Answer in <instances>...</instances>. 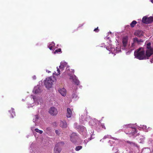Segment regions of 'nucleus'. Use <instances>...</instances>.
I'll return each mask as SVG.
<instances>
[{"mask_svg":"<svg viewBox=\"0 0 153 153\" xmlns=\"http://www.w3.org/2000/svg\"><path fill=\"white\" fill-rule=\"evenodd\" d=\"M33 79H35L36 78V77L35 76H33Z\"/></svg>","mask_w":153,"mask_h":153,"instance_id":"obj_34","label":"nucleus"},{"mask_svg":"<svg viewBox=\"0 0 153 153\" xmlns=\"http://www.w3.org/2000/svg\"><path fill=\"white\" fill-rule=\"evenodd\" d=\"M101 126L102 127V128H104L105 129V126L104 124H101Z\"/></svg>","mask_w":153,"mask_h":153,"instance_id":"obj_29","label":"nucleus"},{"mask_svg":"<svg viewBox=\"0 0 153 153\" xmlns=\"http://www.w3.org/2000/svg\"><path fill=\"white\" fill-rule=\"evenodd\" d=\"M126 142L130 144L131 146H137V145L135 143L133 142H131L130 141H126Z\"/></svg>","mask_w":153,"mask_h":153,"instance_id":"obj_19","label":"nucleus"},{"mask_svg":"<svg viewBox=\"0 0 153 153\" xmlns=\"http://www.w3.org/2000/svg\"><path fill=\"white\" fill-rule=\"evenodd\" d=\"M134 35L139 37H141L143 36V32L140 30H137L135 32Z\"/></svg>","mask_w":153,"mask_h":153,"instance_id":"obj_9","label":"nucleus"},{"mask_svg":"<svg viewBox=\"0 0 153 153\" xmlns=\"http://www.w3.org/2000/svg\"><path fill=\"white\" fill-rule=\"evenodd\" d=\"M54 45H52V44L50 45L48 47L50 50H52L53 49V46Z\"/></svg>","mask_w":153,"mask_h":153,"instance_id":"obj_25","label":"nucleus"},{"mask_svg":"<svg viewBox=\"0 0 153 153\" xmlns=\"http://www.w3.org/2000/svg\"><path fill=\"white\" fill-rule=\"evenodd\" d=\"M113 138V139H114L115 140H117V138H116L115 139V138H114V137H113V138Z\"/></svg>","mask_w":153,"mask_h":153,"instance_id":"obj_40","label":"nucleus"},{"mask_svg":"<svg viewBox=\"0 0 153 153\" xmlns=\"http://www.w3.org/2000/svg\"><path fill=\"white\" fill-rule=\"evenodd\" d=\"M55 133H56V134H58V133H59V131L58 130H56L55 131Z\"/></svg>","mask_w":153,"mask_h":153,"instance_id":"obj_33","label":"nucleus"},{"mask_svg":"<svg viewBox=\"0 0 153 153\" xmlns=\"http://www.w3.org/2000/svg\"><path fill=\"white\" fill-rule=\"evenodd\" d=\"M61 63H63V65H64V67L67 65V63L65 62H62Z\"/></svg>","mask_w":153,"mask_h":153,"instance_id":"obj_31","label":"nucleus"},{"mask_svg":"<svg viewBox=\"0 0 153 153\" xmlns=\"http://www.w3.org/2000/svg\"><path fill=\"white\" fill-rule=\"evenodd\" d=\"M77 129V131L80 133L84 131L85 130V128L84 126H78Z\"/></svg>","mask_w":153,"mask_h":153,"instance_id":"obj_16","label":"nucleus"},{"mask_svg":"<svg viewBox=\"0 0 153 153\" xmlns=\"http://www.w3.org/2000/svg\"><path fill=\"white\" fill-rule=\"evenodd\" d=\"M147 128V126H143V129H146Z\"/></svg>","mask_w":153,"mask_h":153,"instance_id":"obj_32","label":"nucleus"},{"mask_svg":"<svg viewBox=\"0 0 153 153\" xmlns=\"http://www.w3.org/2000/svg\"><path fill=\"white\" fill-rule=\"evenodd\" d=\"M51 130V128L50 127H48L46 128V130L47 131H50Z\"/></svg>","mask_w":153,"mask_h":153,"instance_id":"obj_30","label":"nucleus"},{"mask_svg":"<svg viewBox=\"0 0 153 153\" xmlns=\"http://www.w3.org/2000/svg\"><path fill=\"white\" fill-rule=\"evenodd\" d=\"M147 49L146 50H150V51L149 52V53H152V55L153 54V49L151 48V47L150 46L151 43H148L147 44Z\"/></svg>","mask_w":153,"mask_h":153,"instance_id":"obj_14","label":"nucleus"},{"mask_svg":"<svg viewBox=\"0 0 153 153\" xmlns=\"http://www.w3.org/2000/svg\"><path fill=\"white\" fill-rule=\"evenodd\" d=\"M76 133H72L70 136L71 140L73 143H75L76 141Z\"/></svg>","mask_w":153,"mask_h":153,"instance_id":"obj_8","label":"nucleus"},{"mask_svg":"<svg viewBox=\"0 0 153 153\" xmlns=\"http://www.w3.org/2000/svg\"><path fill=\"white\" fill-rule=\"evenodd\" d=\"M150 62H151V63H152L153 62V58H152V59L150 60Z\"/></svg>","mask_w":153,"mask_h":153,"instance_id":"obj_35","label":"nucleus"},{"mask_svg":"<svg viewBox=\"0 0 153 153\" xmlns=\"http://www.w3.org/2000/svg\"><path fill=\"white\" fill-rule=\"evenodd\" d=\"M35 117H36V119H38V115H36L35 116Z\"/></svg>","mask_w":153,"mask_h":153,"instance_id":"obj_37","label":"nucleus"},{"mask_svg":"<svg viewBox=\"0 0 153 153\" xmlns=\"http://www.w3.org/2000/svg\"><path fill=\"white\" fill-rule=\"evenodd\" d=\"M128 126V127L130 128V129L132 130V131L130 132V133H127L126 132V134H129L130 137L134 136L135 133H136V129L133 128L132 125H129Z\"/></svg>","mask_w":153,"mask_h":153,"instance_id":"obj_7","label":"nucleus"},{"mask_svg":"<svg viewBox=\"0 0 153 153\" xmlns=\"http://www.w3.org/2000/svg\"><path fill=\"white\" fill-rule=\"evenodd\" d=\"M59 69L62 71L63 70L64 65H63V63H61V65L59 66Z\"/></svg>","mask_w":153,"mask_h":153,"instance_id":"obj_22","label":"nucleus"},{"mask_svg":"<svg viewBox=\"0 0 153 153\" xmlns=\"http://www.w3.org/2000/svg\"><path fill=\"white\" fill-rule=\"evenodd\" d=\"M143 42V40L141 39H140L136 37H134L133 39V43L131 44V46L129 48L128 52H130L131 51L134 50L136 46V44H140L141 43Z\"/></svg>","mask_w":153,"mask_h":153,"instance_id":"obj_2","label":"nucleus"},{"mask_svg":"<svg viewBox=\"0 0 153 153\" xmlns=\"http://www.w3.org/2000/svg\"><path fill=\"white\" fill-rule=\"evenodd\" d=\"M77 85H78L79 84V81L77 79Z\"/></svg>","mask_w":153,"mask_h":153,"instance_id":"obj_36","label":"nucleus"},{"mask_svg":"<svg viewBox=\"0 0 153 153\" xmlns=\"http://www.w3.org/2000/svg\"><path fill=\"white\" fill-rule=\"evenodd\" d=\"M142 22L145 24H149L153 22V17H147L146 16L144 17L142 20Z\"/></svg>","mask_w":153,"mask_h":153,"instance_id":"obj_5","label":"nucleus"},{"mask_svg":"<svg viewBox=\"0 0 153 153\" xmlns=\"http://www.w3.org/2000/svg\"><path fill=\"white\" fill-rule=\"evenodd\" d=\"M132 131V130L131 129H129V131L128 133H130V132Z\"/></svg>","mask_w":153,"mask_h":153,"instance_id":"obj_39","label":"nucleus"},{"mask_svg":"<svg viewBox=\"0 0 153 153\" xmlns=\"http://www.w3.org/2000/svg\"><path fill=\"white\" fill-rule=\"evenodd\" d=\"M151 1L152 3H153V0H151Z\"/></svg>","mask_w":153,"mask_h":153,"instance_id":"obj_41","label":"nucleus"},{"mask_svg":"<svg viewBox=\"0 0 153 153\" xmlns=\"http://www.w3.org/2000/svg\"><path fill=\"white\" fill-rule=\"evenodd\" d=\"M61 50L60 48H59L57 49H56V50L55 52H54V53H58V52H61Z\"/></svg>","mask_w":153,"mask_h":153,"instance_id":"obj_26","label":"nucleus"},{"mask_svg":"<svg viewBox=\"0 0 153 153\" xmlns=\"http://www.w3.org/2000/svg\"><path fill=\"white\" fill-rule=\"evenodd\" d=\"M75 149L76 150V147L75 148Z\"/></svg>","mask_w":153,"mask_h":153,"instance_id":"obj_42","label":"nucleus"},{"mask_svg":"<svg viewBox=\"0 0 153 153\" xmlns=\"http://www.w3.org/2000/svg\"><path fill=\"white\" fill-rule=\"evenodd\" d=\"M137 22L135 21H133L130 24L131 27H134L135 25L137 24Z\"/></svg>","mask_w":153,"mask_h":153,"instance_id":"obj_20","label":"nucleus"},{"mask_svg":"<svg viewBox=\"0 0 153 153\" xmlns=\"http://www.w3.org/2000/svg\"><path fill=\"white\" fill-rule=\"evenodd\" d=\"M82 146H77V151L80 150L82 149Z\"/></svg>","mask_w":153,"mask_h":153,"instance_id":"obj_27","label":"nucleus"},{"mask_svg":"<svg viewBox=\"0 0 153 153\" xmlns=\"http://www.w3.org/2000/svg\"><path fill=\"white\" fill-rule=\"evenodd\" d=\"M69 79L71 80V81L73 83L76 84V79L75 76H73V75H70Z\"/></svg>","mask_w":153,"mask_h":153,"instance_id":"obj_11","label":"nucleus"},{"mask_svg":"<svg viewBox=\"0 0 153 153\" xmlns=\"http://www.w3.org/2000/svg\"><path fill=\"white\" fill-rule=\"evenodd\" d=\"M150 50H146L142 48H140L134 51V55L135 57L140 60L148 59L152 55V53H149Z\"/></svg>","mask_w":153,"mask_h":153,"instance_id":"obj_1","label":"nucleus"},{"mask_svg":"<svg viewBox=\"0 0 153 153\" xmlns=\"http://www.w3.org/2000/svg\"><path fill=\"white\" fill-rule=\"evenodd\" d=\"M107 136H105L103 138V139H105L107 137Z\"/></svg>","mask_w":153,"mask_h":153,"instance_id":"obj_38","label":"nucleus"},{"mask_svg":"<svg viewBox=\"0 0 153 153\" xmlns=\"http://www.w3.org/2000/svg\"><path fill=\"white\" fill-rule=\"evenodd\" d=\"M58 91L62 96H65L66 95V91L64 88L60 89Z\"/></svg>","mask_w":153,"mask_h":153,"instance_id":"obj_10","label":"nucleus"},{"mask_svg":"<svg viewBox=\"0 0 153 153\" xmlns=\"http://www.w3.org/2000/svg\"><path fill=\"white\" fill-rule=\"evenodd\" d=\"M72 112L71 109L69 108L67 109V113L66 114V116L68 118L71 117L72 115Z\"/></svg>","mask_w":153,"mask_h":153,"instance_id":"obj_13","label":"nucleus"},{"mask_svg":"<svg viewBox=\"0 0 153 153\" xmlns=\"http://www.w3.org/2000/svg\"><path fill=\"white\" fill-rule=\"evenodd\" d=\"M61 144H64V143L62 142L57 144L54 149V153H60L62 150V149L59 147Z\"/></svg>","mask_w":153,"mask_h":153,"instance_id":"obj_4","label":"nucleus"},{"mask_svg":"<svg viewBox=\"0 0 153 153\" xmlns=\"http://www.w3.org/2000/svg\"><path fill=\"white\" fill-rule=\"evenodd\" d=\"M9 112L11 113L12 116V117H13L15 116V113L14 111V110L13 108H11V110L9 111Z\"/></svg>","mask_w":153,"mask_h":153,"instance_id":"obj_17","label":"nucleus"},{"mask_svg":"<svg viewBox=\"0 0 153 153\" xmlns=\"http://www.w3.org/2000/svg\"><path fill=\"white\" fill-rule=\"evenodd\" d=\"M60 126L63 128H65L67 127V123L65 120L61 121L60 123Z\"/></svg>","mask_w":153,"mask_h":153,"instance_id":"obj_12","label":"nucleus"},{"mask_svg":"<svg viewBox=\"0 0 153 153\" xmlns=\"http://www.w3.org/2000/svg\"><path fill=\"white\" fill-rule=\"evenodd\" d=\"M94 31L96 32H98L99 31V30L98 29V27H97V28L95 29L94 30Z\"/></svg>","mask_w":153,"mask_h":153,"instance_id":"obj_28","label":"nucleus"},{"mask_svg":"<svg viewBox=\"0 0 153 153\" xmlns=\"http://www.w3.org/2000/svg\"><path fill=\"white\" fill-rule=\"evenodd\" d=\"M35 131L36 132L39 133L40 134H42L43 132L42 131L39 130L38 128H35Z\"/></svg>","mask_w":153,"mask_h":153,"instance_id":"obj_23","label":"nucleus"},{"mask_svg":"<svg viewBox=\"0 0 153 153\" xmlns=\"http://www.w3.org/2000/svg\"><path fill=\"white\" fill-rule=\"evenodd\" d=\"M49 113L52 116L56 115L58 113L57 109L54 107H51L48 111Z\"/></svg>","mask_w":153,"mask_h":153,"instance_id":"obj_6","label":"nucleus"},{"mask_svg":"<svg viewBox=\"0 0 153 153\" xmlns=\"http://www.w3.org/2000/svg\"><path fill=\"white\" fill-rule=\"evenodd\" d=\"M72 95L73 96V97H76V91H73L72 92Z\"/></svg>","mask_w":153,"mask_h":153,"instance_id":"obj_24","label":"nucleus"},{"mask_svg":"<svg viewBox=\"0 0 153 153\" xmlns=\"http://www.w3.org/2000/svg\"><path fill=\"white\" fill-rule=\"evenodd\" d=\"M53 82L51 77L46 78L44 81V84L46 87L48 88H51Z\"/></svg>","mask_w":153,"mask_h":153,"instance_id":"obj_3","label":"nucleus"},{"mask_svg":"<svg viewBox=\"0 0 153 153\" xmlns=\"http://www.w3.org/2000/svg\"><path fill=\"white\" fill-rule=\"evenodd\" d=\"M128 40V38L127 37H124L123 39V45L124 48L127 46Z\"/></svg>","mask_w":153,"mask_h":153,"instance_id":"obj_15","label":"nucleus"},{"mask_svg":"<svg viewBox=\"0 0 153 153\" xmlns=\"http://www.w3.org/2000/svg\"><path fill=\"white\" fill-rule=\"evenodd\" d=\"M60 70L58 68V67H57V72H55V74L56 75H58L60 74Z\"/></svg>","mask_w":153,"mask_h":153,"instance_id":"obj_21","label":"nucleus"},{"mask_svg":"<svg viewBox=\"0 0 153 153\" xmlns=\"http://www.w3.org/2000/svg\"><path fill=\"white\" fill-rule=\"evenodd\" d=\"M34 91L35 93L38 94L41 91V90L39 88H35L34 89Z\"/></svg>","mask_w":153,"mask_h":153,"instance_id":"obj_18","label":"nucleus"}]
</instances>
